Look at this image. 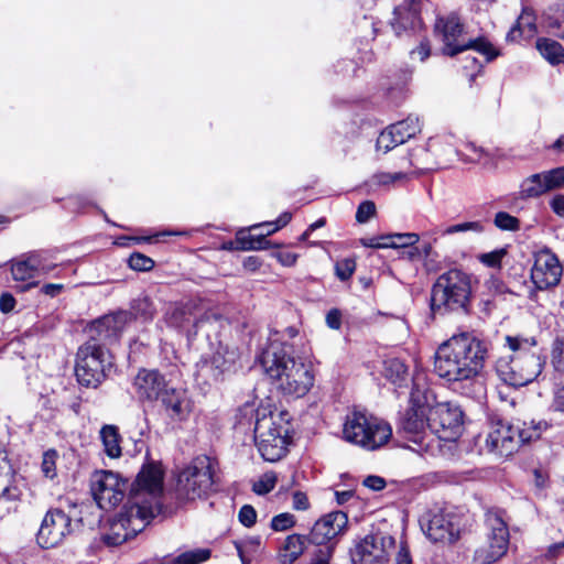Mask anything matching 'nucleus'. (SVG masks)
I'll list each match as a JSON object with an SVG mask.
<instances>
[{
  "label": "nucleus",
  "instance_id": "1a4fd4ad",
  "mask_svg": "<svg viewBox=\"0 0 564 564\" xmlns=\"http://www.w3.org/2000/svg\"><path fill=\"white\" fill-rule=\"evenodd\" d=\"M464 26L456 14L438 18L435 22V33L443 42L442 52L447 56H455L466 50H474L491 62L500 55V51L485 37L468 42L459 41Z\"/></svg>",
  "mask_w": 564,
  "mask_h": 564
},
{
  "label": "nucleus",
  "instance_id": "0eeeda50",
  "mask_svg": "<svg viewBox=\"0 0 564 564\" xmlns=\"http://www.w3.org/2000/svg\"><path fill=\"white\" fill-rule=\"evenodd\" d=\"M411 402L412 406L400 420L399 432L411 443L406 445L411 451L420 455L433 453L438 445L431 432H427V397H421L416 389L411 392Z\"/></svg>",
  "mask_w": 564,
  "mask_h": 564
},
{
  "label": "nucleus",
  "instance_id": "37998d69",
  "mask_svg": "<svg viewBox=\"0 0 564 564\" xmlns=\"http://www.w3.org/2000/svg\"><path fill=\"white\" fill-rule=\"evenodd\" d=\"M58 454L55 449H48L43 454L41 470L43 475L48 479H54L57 475L56 473V460Z\"/></svg>",
  "mask_w": 564,
  "mask_h": 564
},
{
  "label": "nucleus",
  "instance_id": "bb28decb",
  "mask_svg": "<svg viewBox=\"0 0 564 564\" xmlns=\"http://www.w3.org/2000/svg\"><path fill=\"white\" fill-rule=\"evenodd\" d=\"M307 536L301 534H290L285 538L278 552L280 564H293L306 550Z\"/></svg>",
  "mask_w": 564,
  "mask_h": 564
},
{
  "label": "nucleus",
  "instance_id": "4468645a",
  "mask_svg": "<svg viewBox=\"0 0 564 564\" xmlns=\"http://www.w3.org/2000/svg\"><path fill=\"white\" fill-rule=\"evenodd\" d=\"M486 528L488 530L487 540L474 555L477 564H492L499 561L507 553L509 545V529L498 512L488 511L486 513Z\"/></svg>",
  "mask_w": 564,
  "mask_h": 564
},
{
  "label": "nucleus",
  "instance_id": "9b49d317",
  "mask_svg": "<svg viewBox=\"0 0 564 564\" xmlns=\"http://www.w3.org/2000/svg\"><path fill=\"white\" fill-rule=\"evenodd\" d=\"M217 462L209 456H197L177 476L176 490L180 497L195 500L213 491Z\"/></svg>",
  "mask_w": 564,
  "mask_h": 564
},
{
  "label": "nucleus",
  "instance_id": "423d86ee",
  "mask_svg": "<svg viewBox=\"0 0 564 564\" xmlns=\"http://www.w3.org/2000/svg\"><path fill=\"white\" fill-rule=\"evenodd\" d=\"M549 427L545 421L512 423L497 420L492 421L486 436L485 445L488 452L501 457L516 453L523 444L540 438L543 431Z\"/></svg>",
  "mask_w": 564,
  "mask_h": 564
},
{
  "label": "nucleus",
  "instance_id": "69168bd1",
  "mask_svg": "<svg viewBox=\"0 0 564 564\" xmlns=\"http://www.w3.org/2000/svg\"><path fill=\"white\" fill-rule=\"evenodd\" d=\"M431 54V47L427 42H421L420 45L411 51L412 58L424 62Z\"/></svg>",
  "mask_w": 564,
  "mask_h": 564
},
{
  "label": "nucleus",
  "instance_id": "c756f323",
  "mask_svg": "<svg viewBox=\"0 0 564 564\" xmlns=\"http://www.w3.org/2000/svg\"><path fill=\"white\" fill-rule=\"evenodd\" d=\"M23 481L15 473L0 475V502H18L23 495Z\"/></svg>",
  "mask_w": 564,
  "mask_h": 564
},
{
  "label": "nucleus",
  "instance_id": "09e8293b",
  "mask_svg": "<svg viewBox=\"0 0 564 564\" xmlns=\"http://www.w3.org/2000/svg\"><path fill=\"white\" fill-rule=\"evenodd\" d=\"M552 364L557 371L564 372V337L556 338L553 343Z\"/></svg>",
  "mask_w": 564,
  "mask_h": 564
},
{
  "label": "nucleus",
  "instance_id": "4c0bfd02",
  "mask_svg": "<svg viewBox=\"0 0 564 564\" xmlns=\"http://www.w3.org/2000/svg\"><path fill=\"white\" fill-rule=\"evenodd\" d=\"M453 141L454 137L451 134L431 138L426 144V151H431L440 158L457 155L458 152Z\"/></svg>",
  "mask_w": 564,
  "mask_h": 564
},
{
  "label": "nucleus",
  "instance_id": "13d9d810",
  "mask_svg": "<svg viewBox=\"0 0 564 564\" xmlns=\"http://www.w3.org/2000/svg\"><path fill=\"white\" fill-rule=\"evenodd\" d=\"M239 521L247 528L252 527L257 521V512L253 507L245 505L239 510Z\"/></svg>",
  "mask_w": 564,
  "mask_h": 564
},
{
  "label": "nucleus",
  "instance_id": "3c124183",
  "mask_svg": "<svg viewBox=\"0 0 564 564\" xmlns=\"http://www.w3.org/2000/svg\"><path fill=\"white\" fill-rule=\"evenodd\" d=\"M406 177H408V174L403 173V172H395V173L380 172V173H376L372 176V182L377 185L387 186V185L394 184L395 182L403 181Z\"/></svg>",
  "mask_w": 564,
  "mask_h": 564
},
{
  "label": "nucleus",
  "instance_id": "a211bd4d",
  "mask_svg": "<svg viewBox=\"0 0 564 564\" xmlns=\"http://www.w3.org/2000/svg\"><path fill=\"white\" fill-rule=\"evenodd\" d=\"M91 494L101 509H108L122 501L127 482L119 475L101 470L91 478Z\"/></svg>",
  "mask_w": 564,
  "mask_h": 564
},
{
  "label": "nucleus",
  "instance_id": "338daca9",
  "mask_svg": "<svg viewBox=\"0 0 564 564\" xmlns=\"http://www.w3.org/2000/svg\"><path fill=\"white\" fill-rule=\"evenodd\" d=\"M274 256L278 259V261L285 267L294 265L297 260V254L290 251H280L276 252Z\"/></svg>",
  "mask_w": 564,
  "mask_h": 564
},
{
  "label": "nucleus",
  "instance_id": "7ed1b4c3",
  "mask_svg": "<svg viewBox=\"0 0 564 564\" xmlns=\"http://www.w3.org/2000/svg\"><path fill=\"white\" fill-rule=\"evenodd\" d=\"M264 372L284 394L304 397L313 387L315 375L311 365L296 361L280 344H270L260 357Z\"/></svg>",
  "mask_w": 564,
  "mask_h": 564
},
{
  "label": "nucleus",
  "instance_id": "774afa93",
  "mask_svg": "<svg viewBox=\"0 0 564 564\" xmlns=\"http://www.w3.org/2000/svg\"><path fill=\"white\" fill-rule=\"evenodd\" d=\"M550 206L554 214L560 217H564V195H555L551 199Z\"/></svg>",
  "mask_w": 564,
  "mask_h": 564
},
{
  "label": "nucleus",
  "instance_id": "49530a36",
  "mask_svg": "<svg viewBox=\"0 0 564 564\" xmlns=\"http://www.w3.org/2000/svg\"><path fill=\"white\" fill-rule=\"evenodd\" d=\"M275 484L276 475L272 471L265 473L253 484V491L258 495H265L275 487Z\"/></svg>",
  "mask_w": 564,
  "mask_h": 564
},
{
  "label": "nucleus",
  "instance_id": "412c9836",
  "mask_svg": "<svg viewBox=\"0 0 564 564\" xmlns=\"http://www.w3.org/2000/svg\"><path fill=\"white\" fill-rule=\"evenodd\" d=\"M292 219V214L289 212H284L280 215V217L275 221L263 223L260 225H253L249 229H241L237 232L236 240L242 250H264L268 249L270 242L264 238V236H254L249 231L251 229H256L258 227H269L267 235H271L282 227L286 226Z\"/></svg>",
  "mask_w": 564,
  "mask_h": 564
},
{
  "label": "nucleus",
  "instance_id": "39448f33",
  "mask_svg": "<svg viewBox=\"0 0 564 564\" xmlns=\"http://www.w3.org/2000/svg\"><path fill=\"white\" fill-rule=\"evenodd\" d=\"M288 433V419L284 413L272 410L270 405L257 409L254 442L263 459L274 463L285 456Z\"/></svg>",
  "mask_w": 564,
  "mask_h": 564
},
{
  "label": "nucleus",
  "instance_id": "4d7b16f0",
  "mask_svg": "<svg viewBox=\"0 0 564 564\" xmlns=\"http://www.w3.org/2000/svg\"><path fill=\"white\" fill-rule=\"evenodd\" d=\"M468 230L480 231L481 225L478 221H467V223H463V224L452 225V226L446 227L442 231V235L447 236V235H454V234L464 232V231H468Z\"/></svg>",
  "mask_w": 564,
  "mask_h": 564
},
{
  "label": "nucleus",
  "instance_id": "5701e85b",
  "mask_svg": "<svg viewBox=\"0 0 564 564\" xmlns=\"http://www.w3.org/2000/svg\"><path fill=\"white\" fill-rule=\"evenodd\" d=\"M138 395L143 400H159L167 390V383L159 371L142 369L134 379Z\"/></svg>",
  "mask_w": 564,
  "mask_h": 564
},
{
  "label": "nucleus",
  "instance_id": "8fccbe9b",
  "mask_svg": "<svg viewBox=\"0 0 564 564\" xmlns=\"http://www.w3.org/2000/svg\"><path fill=\"white\" fill-rule=\"evenodd\" d=\"M507 254L506 249H497L488 253L478 256L479 261L489 268H500L503 257Z\"/></svg>",
  "mask_w": 564,
  "mask_h": 564
},
{
  "label": "nucleus",
  "instance_id": "c85d7f7f",
  "mask_svg": "<svg viewBox=\"0 0 564 564\" xmlns=\"http://www.w3.org/2000/svg\"><path fill=\"white\" fill-rule=\"evenodd\" d=\"M208 358L221 371L223 376L235 372L240 367V354L234 346L219 344L218 349Z\"/></svg>",
  "mask_w": 564,
  "mask_h": 564
},
{
  "label": "nucleus",
  "instance_id": "f704fd0d",
  "mask_svg": "<svg viewBox=\"0 0 564 564\" xmlns=\"http://www.w3.org/2000/svg\"><path fill=\"white\" fill-rule=\"evenodd\" d=\"M100 438L104 445V451L110 458H118L121 456V437L118 427L115 425H105L100 430Z\"/></svg>",
  "mask_w": 564,
  "mask_h": 564
},
{
  "label": "nucleus",
  "instance_id": "2eb2a0df",
  "mask_svg": "<svg viewBox=\"0 0 564 564\" xmlns=\"http://www.w3.org/2000/svg\"><path fill=\"white\" fill-rule=\"evenodd\" d=\"M426 422L432 436L435 435L440 441H456L462 432L463 411L449 402L435 405L427 403Z\"/></svg>",
  "mask_w": 564,
  "mask_h": 564
},
{
  "label": "nucleus",
  "instance_id": "473e14b6",
  "mask_svg": "<svg viewBox=\"0 0 564 564\" xmlns=\"http://www.w3.org/2000/svg\"><path fill=\"white\" fill-rule=\"evenodd\" d=\"M223 377L221 371L207 356H203L196 364L195 379L198 384L210 386L218 382Z\"/></svg>",
  "mask_w": 564,
  "mask_h": 564
},
{
  "label": "nucleus",
  "instance_id": "dca6fc26",
  "mask_svg": "<svg viewBox=\"0 0 564 564\" xmlns=\"http://www.w3.org/2000/svg\"><path fill=\"white\" fill-rule=\"evenodd\" d=\"M73 530L70 516L59 508H51L41 522L36 541L43 549L55 547L72 534Z\"/></svg>",
  "mask_w": 564,
  "mask_h": 564
},
{
  "label": "nucleus",
  "instance_id": "7c9ffc66",
  "mask_svg": "<svg viewBox=\"0 0 564 564\" xmlns=\"http://www.w3.org/2000/svg\"><path fill=\"white\" fill-rule=\"evenodd\" d=\"M41 268V259L37 254L18 260L11 265V273L15 281H28L37 276Z\"/></svg>",
  "mask_w": 564,
  "mask_h": 564
},
{
  "label": "nucleus",
  "instance_id": "cd10ccee",
  "mask_svg": "<svg viewBox=\"0 0 564 564\" xmlns=\"http://www.w3.org/2000/svg\"><path fill=\"white\" fill-rule=\"evenodd\" d=\"M536 32L535 15L531 8H524L516 21V24L506 35L508 42H518L522 39H531Z\"/></svg>",
  "mask_w": 564,
  "mask_h": 564
},
{
  "label": "nucleus",
  "instance_id": "e2e57ef3",
  "mask_svg": "<svg viewBox=\"0 0 564 564\" xmlns=\"http://www.w3.org/2000/svg\"><path fill=\"white\" fill-rule=\"evenodd\" d=\"M551 410L555 412H564V386H558L554 390Z\"/></svg>",
  "mask_w": 564,
  "mask_h": 564
},
{
  "label": "nucleus",
  "instance_id": "a18cd8bd",
  "mask_svg": "<svg viewBox=\"0 0 564 564\" xmlns=\"http://www.w3.org/2000/svg\"><path fill=\"white\" fill-rule=\"evenodd\" d=\"M128 263L134 271H150L154 267V261L150 257L139 252L132 253Z\"/></svg>",
  "mask_w": 564,
  "mask_h": 564
},
{
  "label": "nucleus",
  "instance_id": "a878e982",
  "mask_svg": "<svg viewBox=\"0 0 564 564\" xmlns=\"http://www.w3.org/2000/svg\"><path fill=\"white\" fill-rule=\"evenodd\" d=\"M421 25L419 0H406L394 9L392 28L397 35L402 31L415 30Z\"/></svg>",
  "mask_w": 564,
  "mask_h": 564
},
{
  "label": "nucleus",
  "instance_id": "864d4df0",
  "mask_svg": "<svg viewBox=\"0 0 564 564\" xmlns=\"http://www.w3.org/2000/svg\"><path fill=\"white\" fill-rule=\"evenodd\" d=\"M466 149L470 152V154L467 155L466 160L469 162L480 163V164H487L490 162V155L487 151H485L482 148L477 147L474 143H469L466 145Z\"/></svg>",
  "mask_w": 564,
  "mask_h": 564
},
{
  "label": "nucleus",
  "instance_id": "f257e3e1",
  "mask_svg": "<svg viewBox=\"0 0 564 564\" xmlns=\"http://www.w3.org/2000/svg\"><path fill=\"white\" fill-rule=\"evenodd\" d=\"M164 471L160 463L143 465L131 486L128 501L110 523L104 541L111 546L120 545L142 532L160 513Z\"/></svg>",
  "mask_w": 564,
  "mask_h": 564
},
{
  "label": "nucleus",
  "instance_id": "2f4dec72",
  "mask_svg": "<svg viewBox=\"0 0 564 564\" xmlns=\"http://www.w3.org/2000/svg\"><path fill=\"white\" fill-rule=\"evenodd\" d=\"M389 127L394 132L397 141L403 144L421 131L422 123L417 116H409L406 119L392 123Z\"/></svg>",
  "mask_w": 564,
  "mask_h": 564
},
{
  "label": "nucleus",
  "instance_id": "58836bf2",
  "mask_svg": "<svg viewBox=\"0 0 564 564\" xmlns=\"http://www.w3.org/2000/svg\"><path fill=\"white\" fill-rule=\"evenodd\" d=\"M155 313L156 308L148 296L138 297L131 304V314L142 322L152 321Z\"/></svg>",
  "mask_w": 564,
  "mask_h": 564
},
{
  "label": "nucleus",
  "instance_id": "9d476101",
  "mask_svg": "<svg viewBox=\"0 0 564 564\" xmlns=\"http://www.w3.org/2000/svg\"><path fill=\"white\" fill-rule=\"evenodd\" d=\"M471 276L457 269L438 276L432 289V308H465L471 296Z\"/></svg>",
  "mask_w": 564,
  "mask_h": 564
},
{
  "label": "nucleus",
  "instance_id": "603ef678",
  "mask_svg": "<svg viewBox=\"0 0 564 564\" xmlns=\"http://www.w3.org/2000/svg\"><path fill=\"white\" fill-rule=\"evenodd\" d=\"M259 545L260 540L258 538H251L246 541L235 542L236 550L242 564H249L251 562V558L247 556V550L257 549Z\"/></svg>",
  "mask_w": 564,
  "mask_h": 564
},
{
  "label": "nucleus",
  "instance_id": "72a5a7b5",
  "mask_svg": "<svg viewBox=\"0 0 564 564\" xmlns=\"http://www.w3.org/2000/svg\"><path fill=\"white\" fill-rule=\"evenodd\" d=\"M547 191L552 189L546 172L533 174L521 184V194L524 197H538Z\"/></svg>",
  "mask_w": 564,
  "mask_h": 564
},
{
  "label": "nucleus",
  "instance_id": "c03bdc74",
  "mask_svg": "<svg viewBox=\"0 0 564 564\" xmlns=\"http://www.w3.org/2000/svg\"><path fill=\"white\" fill-rule=\"evenodd\" d=\"M494 223L501 230L514 231L520 228L519 219L506 212L497 213Z\"/></svg>",
  "mask_w": 564,
  "mask_h": 564
},
{
  "label": "nucleus",
  "instance_id": "6ab92c4d",
  "mask_svg": "<svg viewBox=\"0 0 564 564\" xmlns=\"http://www.w3.org/2000/svg\"><path fill=\"white\" fill-rule=\"evenodd\" d=\"M562 273V264L551 249L541 248L533 253L531 280L536 289L546 290L557 285Z\"/></svg>",
  "mask_w": 564,
  "mask_h": 564
},
{
  "label": "nucleus",
  "instance_id": "bf43d9fd",
  "mask_svg": "<svg viewBox=\"0 0 564 564\" xmlns=\"http://www.w3.org/2000/svg\"><path fill=\"white\" fill-rule=\"evenodd\" d=\"M551 189L564 187V165L546 171Z\"/></svg>",
  "mask_w": 564,
  "mask_h": 564
},
{
  "label": "nucleus",
  "instance_id": "f8f14e48",
  "mask_svg": "<svg viewBox=\"0 0 564 564\" xmlns=\"http://www.w3.org/2000/svg\"><path fill=\"white\" fill-rule=\"evenodd\" d=\"M112 367V356L97 339L79 347L77 351L75 375L79 384L97 388Z\"/></svg>",
  "mask_w": 564,
  "mask_h": 564
},
{
  "label": "nucleus",
  "instance_id": "c9c22d12",
  "mask_svg": "<svg viewBox=\"0 0 564 564\" xmlns=\"http://www.w3.org/2000/svg\"><path fill=\"white\" fill-rule=\"evenodd\" d=\"M540 54L551 64H564V47L555 40L540 39L536 42Z\"/></svg>",
  "mask_w": 564,
  "mask_h": 564
},
{
  "label": "nucleus",
  "instance_id": "aec40b11",
  "mask_svg": "<svg viewBox=\"0 0 564 564\" xmlns=\"http://www.w3.org/2000/svg\"><path fill=\"white\" fill-rule=\"evenodd\" d=\"M422 528L432 542L452 543L459 534L456 517L443 511L432 514Z\"/></svg>",
  "mask_w": 564,
  "mask_h": 564
},
{
  "label": "nucleus",
  "instance_id": "e433bc0d",
  "mask_svg": "<svg viewBox=\"0 0 564 564\" xmlns=\"http://www.w3.org/2000/svg\"><path fill=\"white\" fill-rule=\"evenodd\" d=\"M384 377L393 384L401 387L408 379V368L399 358H390L384 361Z\"/></svg>",
  "mask_w": 564,
  "mask_h": 564
},
{
  "label": "nucleus",
  "instance_id": "6e6552de",
  "mask_svg": "<svg viewBox=\"0 0 564 564\" xmlns=\"http://www.w3.org/2000/svg\"><path fill=\"white\" fill-rule=\"evenodd\" d=\"M344 440L367 451L386 445L392 436L391 426L361 412L348 414L343 429Z\"/></svg>",
  "mask_w": 564,
  "mask_h": 564
},
{
  "label": "nucleus",
  "instance_id": "ddd939ff",
  "mask_svg": "<svg viewBox=\"0 0 564 564\" xmlns=\"http://www.w3.org/2000/svg\"><path fill=\"white\" fill-rule=\"evenodd\" d=\"M163 319L169 327L183 330L188 337L196 336L205 325L217 322L215 314L203 312L200 305L193 300L171 304Z\"/></svg>",
  "mask_w": 564,
  "mask_h": 564
},
{
  "label": "nucleus",
  "instance_id": "5fc2aeb1",
  "mask_svg": "<svg viewBox=\"0 0 564 564\" xmlns=\"http://www.w3.org/2000/svg\"><path fill=\"white\" fill-rule=\"evenodd\" d=\"M356 263L352 259H343L335 265L336 275L339 280H348L355 272Z\"/></svg>",
  "mask_w": 564,
  "mask_h": 564
},
{
  "label": "nucleus",
  "instance_id": "a19ab883",
  "mask_svg": "<svg viewBox=\"0 0 564 564\" xmlns=\"http://www.w3.org/2000/svg\"><path fill=\"white\" fill-rule=\"evenodd\" d=\"M210 556V551L206 549H199L182 553L177 557L170 561V564H199L207 561Z\"/></svg>",
  "mask_w": 564,
  "mask_h": 564
},
{
  "label": "nucleus",
  "instance_id": "f03ea898",
  "mask_svg": "<svg viewBox=\"0 0 564 564\" xmlns=\"http://www.w3.org/2000/svg\"><path fill=\"white\" fill-rule=\"evenodd\" d=\"M488 357V344L474 333L454 334L442 343L434 356V371L448 382L473 381Z\"/></svg>",
  "mask_w": 564,
  "mask_h": 564
},
{
  "label": "nucleus",
  "instance_id": "79ce46f5",
  "mask_svg": "<svg viewBox=\"0 0 564 564\" xmlns=\"http://www.w3.org/2000/svg\"><path fill=\"white\" fill-rule=\"evenodd\" d=\"M394 135V132L390 127H387L378 137L376 149L378 152H382L383 154L388 153L395 147L400 145V142Z\"/></svg>",
  "mask_w": 564,
  "mask_h": 564
},
{
  "label": "nucleus",
  "instance_id": "680f3d73",
  "mask_svg": "<svg viewBox=\"0 0 564 564\" xmlns=\"http://www.w3.org/2000/svg\"><path fill=\"white\" fill-rule=\"evenodd\" d=\"M292 507L299 511L307 510L310 508V501L306 494L302 491H294L292 494Z\"/></svg>",
  "mask_w": 564,
  "mask_h": 564
},
{
  "label": "nucleus",
  "instance_id": "f3484780",
  "mask_svg": "<svg viewBox=\"0 0 564 564\" xmlns=\"http://www.w3.org/2000/svg\"><path fill=\"white\" fill-rule=\"evenodd\" d=\"M394 543L391 535H366L351 552V562L352 564H387Z\"/></svg>",
  "mask_w": 564,
  "mask_h": 564
},
{
  "label": "nucleus",
  "instance_id": "de8ad7c7",
  "mask_svg": "<svg viewBox=\"0 0 564 564\" xmlns=\"http://www.w3.org/2000/svg\"><path fill=\"white\" fill-rule=\"evenodd\" d=\"M295 523L296 521L293 514L283 512L272 518L271 528L276 532H282L293 528Z\"/></svg>",
  "mask_w": 564,
  "mask_h": 564
},
{
  "label": "nucleus",
  "instance_id": "20e7f679",
  "mask_svg": "<svg viewBox=\"0 0 564 564\" xmlns=\"http://www.w3.org/2000/svg\"><path fill=\"white\" fill-rule=\"evenodd\" d=\"M505 345L512 352L496 361L498 377L508 386L523 387L533 382L542 372L545 361L534 351L536 339L521 335L506 336Z\"/></svg>",
  "mask_w": 564,
  "mask_h": 564
},
{
  "label": "nucleus",
  "instance_id": "052dcab7",
  "mask_svg": "<svg viewBox=\"0 0 564 564\" xmlns=\"http://www.w3.org/2000/svg\"><path fill=\"white\" fill-rule=\"evenodd\" d=\"M333 546H326L316 551L311 560L310 564H329L333 557Z\"/></svg>",
  "mask_w": 564,
  "mask_h": 564
},
{
  "label": "nucleus",
  "instance_id": "0e129e2a",
  "mask_svg": "<svg viewBox=\"0 0 564 564\" xmlns=\"http://www.w3.org/2000/svg\"><path fill=\"white\" fill-rule=\"evenodd\" d=\"M326 325L335 330H338L341 327V313L337 308H332L326 314Z\"/></svg>",
  "mask_w": 564,
  "mask_h": 564
},
{
  "label": "nucleus",
  "instance_id": "b1692460",
  "mask_svg": "<svg viewBox=\"0 0 564 564\" xmlns=\"http://www.w3.org/2000/svg\"><path fill=\"white\" fill-rule=\"evenodd\" d=\"M128 319L129 314L127 312L109 314L94 322L90 330L96 333L98 340L112 341L123 330Z\"/></svg>",
  "mask_w": 564,
  "mask_h": 564
},
{
  "label": "nucleus",
  "instance_id": "393cba45",
  "mask_svg": "<svg viewBox=\"0 0 564 564\" xmlns=\"http://www.w3.org/2000/svg\"><path fill=\"white\" fill-rule=\"evenodd\" d=\"M169 417L175 421L185 420L192 411L191 401L183 390L167 388L159 399Z\"/></svg>",
  "mask_w": 564,
  "mask_h": 564
},
{
  "label": "nucleus",
  "instance_id": "4be33fe9",
  "mask_svg": "<svg viewBox=\"0 0 564 564\" xmlns=\"http://www.w3.org/2000/svg\"><path fill=\"white\" fill-rule=\"evenodd\" d=\"M348 523V518L343 511H334L325 514L313 525L310 538L311 542L317 545L336 538Z\"/></svg>",
  "mask_w": 564,
  "mask_h": 564
},
{
  "label": "nucleus",
  "instance_id": "6e6d98bb",
  "mask_svg": "<svg viewBox=\"0 0 564 564\" xmlns=\"http://www.w3.org/2000/svg\"><path fill=\"white\" fill-rule=\"evenodd\" d=\"M376 214V205L371 200L362 202L356 213V220L360 224L367 223Z\"/></svg>",
  "mask_w": 564,
  "mask_h": 564
},
{
  "label": "nucleus",
  "instance_id": "ea45409f",
  "mask_svg": "<svg viewBox=\"0 0 564 564\" xmlns=\"http://www.w3.org/2000/svg\"><path fill=\"white\" fill-rule=\"evenodd\" d=\"M384 241L382 242L383 247L390 248H404L409 246H413L419 241V235L410 232V234H397L382 238Z\"/></svg>",
  "mask_w": 564,
  "mask_h": 564
}]
</instances>
